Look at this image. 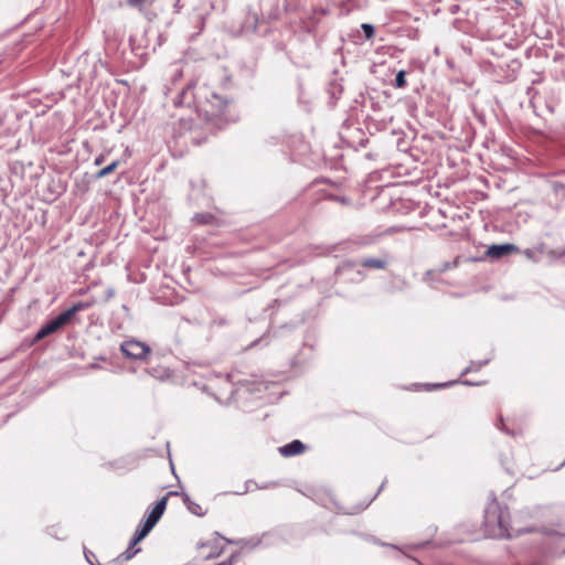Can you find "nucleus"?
<instances>
[{
	"mask_svg": "<svg viewBox=\"0 0 565 565\" xmlns=\"http://www.w3.org/2000/svg\"><path fill=\"white\" fill-rule=\"evenodd\" d=\"M167 502H168V495H164L156 503V505L149 513V515H148L147 520L145 521V523L142 524V526L139 530H137L135 537L131 541L130 546L124 553V556L126 559L131 558L139 551V550L134 551L132 548L135 545H137L142 539H145L148 535V533L153 529V526L160 520V518L162 516V514L167 508Z\"/></svg>",
	"mask_w": 565,
	"mask_h": 565,
	"instance_id": "obj_1",
	"label": "nucleus"
},
{
	"mask_svg": "<svg viewBox=\"0 0 565 565\" xmlns=\"http://www.w3.org/2000/svg\"><path fill=\"white\" fill-rule=\"evenodd\" d=\"M121 351L132 359H143L150 353V348L142 342L129 340L122 343Z\"/></svg>",
	"mask_w": 565,
	"mask_h": 565,
	"instance_id": "obj_2",
	"label": "nucleus"
},
{
	"mask_svg": "<svg viewBox=\"0 0 565 565\" xmlns=\"http://www.w3.org/2000/svg\"><path fill=\"white\" fill-rule=\"evenodd\" d=\"M68 323V320L65 318L63 313L58 315L56 318L49 321L45 326H43L36 333L35 339L41 340L45 337L56 332L62 327Z\"/></svg>",
	"mask_w": 565,
	"mask_h": 565,
	"instance_id": "obj_3",
	"label": "nucleus"
},
{
	"mask_svg": "<svg viewBox=\"0 0 565 565\" xmlns=\"http://www.w3.org/2000/svg\"><path fill=\"white\" fill-rule=\"evenodd\" d=\"M499 507L492 503L486 511V523L490 525L495 519H498L499 532L495 533L498 536H510L508 529L503 524L502 514H498Z\"/></svg>",
	"mask_w": 565,
	"mask_h": 565,
	"instance_id": "obj_4",
	"label": "nucleus"
},
{
	"mask_svg": "<svg viewBox=\"0 0 565 565\" xmlns=\"http://www.w3.org/2000/svg\"><path fill=\"white\" fill-rule=\"evenodd\" d=\"M518 248L513 244H501V245H491L487 248V256L492 258H501L505 255H509L513 252H516Z\"/></svg>",
	"mask_w": 565,
	"mask_h": 565,
	"instance_id": "obj_5",
	"label": "nucleus"
},
{
	"mask_svg": "<svg viewBox=\"0 0 565 565\" xmlns=\"http://www.w3.org/2000/svg\"><path fill=\"white\" fill-rule=\"evenodd\" d=\"M305 450V445L300 440H294L279 448V452L285 457L299 455Z\"/></svg>",
	"mask_w": 565,
	"mask_h": 565,
	"instance_id": "obj_6",
	"label": "nucleus"
},
{
	"mask_svg": "<svg viewBox=\"0 0 565 565\" xmlns=\"http://www.w3.org/2000/svg\"><path fill=\"white\" fill-rule=\"evenodd\" d=\"M362 265L364 267L383 269L386 265V262L383 259H377V258H366L362 262Z\"/></svg>",
	"mask_w": 565,
	"mask_h": 565,
	"instance_id": "obj_7",
	"label": "nucleus"
},
{
	"mask_svg": "<svg viewBox=\"0 0 565 565\" xmlns=\"http://www.w3.org/2000/svg\"><path fill=\"white\" fill-rule=\"evenodd\" d=\"M88 305L87 303H84V302H78L76 305H74L73 307H71L70 309H67L66 311L63 312V315L65 316V318L70 321L72 319V317L79 310H83L85 308H87Z\"/></svg>",
	"mask_w": 565,
	"mask_h": 565,
	"instance_id": "obj_8",
	"label": "nucleus"
},
{
	"mask_svg": "<svg viewBox=\"0 0 565 565\" xmlns=\"http://www.w3.org/2000/svg\"><path fill=\"white\" fill-rule=\"evenodd\" d=\"M118 167V161H114L111 162L110 164L106 166L105 168H103L102 170H99L96 174L97 178H104L108 174H110L111 172H114Z\"/></svg>",
	"mask_w": 565,
	"mask_h": 565,
	"instance_id": "obj_9",
	"label": "nucleus"
},
{
	"mask_svg": "<svg viewBox=\"0 0 565 565\" xmlns=\"http://www.w3.org/2000/svg\"><path fill=\"white\" fill-rule=\"evenodd\" d=\"M156 0H128V4L138 9H142V7L147 3H152Z\"/></svg>",
	"mask_w": 565,
	"mask_h": 565,
	"instance_id": "obj_10",
	"label": "nucleus"
},
{
	"mask_svg": "<svg viewBox=\"0 0 565 565\" xmlns=\"http://www.w3.org/2000/svg\"><path fill=\"white\" fill-rule=\"evenodd\" d=\"M395 84L398 88H402L405 86L406 81H405V72L404 71H399L397 73L396 78H395Z\"/></svg>",
	"mask_w": 565,
	"mask_h": 565,
	"instance_id": "obj_11",
	"label": "nucleus"
},
{
	"mask_svg": "<svg viewBox=\"0 0 565 565\" xmlns=\"http://www.w3.org/2000/svg\"><path fill=\"white\" fill-rule=\"evenodd\" d=\"M362 29L364 31V34L366 39H371L374 35V28L371 24H362Z\"/></svg>",
	"mask_w": 565,
	"mask_h": 565,
	"instance_id": "obj_12",
	"label": "nucleus"
},
{
	"mask_svg": "<svg viewBox=\"0 0 565 565\" xmlns=\"http://www.w3.org/2000/svg\"><path fill=\"white\" fill-rule=\"evenodd\" d=\"M102 160H103V159H102V157L96 158L95 163H96V164H100V163H102Z\"/></svg>",
	"mask_w": 565,
	"mask_h": 565,
	"instance_id": "obj_13",
	"label": "nucleus"
},
{
	"mask_svg": "<svg viewBox=\"0 0 565 565\" xmlns=\"http://www.w3.org/2000/svg\"><path fill=\"white\" fill-rule=\"evenodd\" d=\"M87 561H88V563H90V564H92V563H93V562H92V561H93V557H89V558L87 557Z\"/></svg>",
	"mask_w": 565,
	"mask_h": 565,
	"instance_id": "obj_14",
	"label": "nucleus"
},
{
	"mask_svg": "<svg viewBox=\"0 0 565 565\" xmlns=\"http://www.w3.org/2000/svg\"><path fill=\"white\" fill-rule=\"evenodd\" d=\"M87 561H88V563H90V564H92V563H93V562H92V561H93V557H89V558L87 557Z\"/></svg>",
	"mask_w": 565,
	"mask_h": 565,
	"instance_id": "obj_15",
	"label": "nucleus"
}]
</instances>
